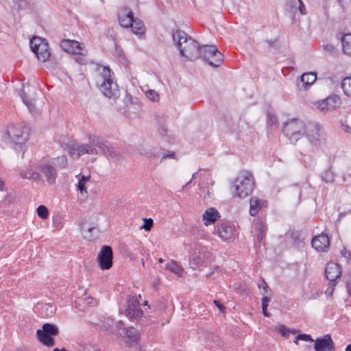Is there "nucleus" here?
<instances>
[{"instance_id":"2","label":"nucleus","mask_w":351,"mask_h":351,"mask_svg":"<svg viewBox=\"0 0 351 351\" xmlns=\"http://www.w3.org/2000/svg\"><path fill=\"white\" fill-rule=\"evenodd\" d=\"M254 186V181L252 174L248 171H241L232 183L234 189L232 191V195L241 199L245 198L251 195Z\"/></svg>"},{"instance_id":"58","label":"nucleus","mask_w":351,"mask_h":351,"mask_svg":"<svg viewBox=\"0 0 351 351\" xmlns=\"http://www.w3.org/2000/svg\"><path fill=\"white\" fill-rule=\"evenodd\" d=\"M4 186L5 182L1 179H0V191H3L4 190Z\"/></svg>"},{"instance_id":"40","label":"nucleus","mask_w":351,"mask_h":351,"mask_svg":"<svg viewBox=\"0 0 351 351\" xmlns=\"http://www.w3.org/2000/svg\"><path fill=\"white\" fill-rule=\"evenodd\" d=\"M146 95L152 101H156L159 99V95L154 90H148L146 93Z\"/></svg>"},{"instance_id":"22","label":"nucleus","mask_w":351,"mask_h":351,"mask_svg":"<svg viewBox=\"0 0 351 351\" xmlns=\"http://www.w3.org/2000/svg\"><path fill=\"white\" fill-rule=\"evenodd\" d=\"M202 217L204 224L208 226L209 225L213 224L217 220H218L220 217V215L219 213L216 208L210 207L205 211Z\"/></svg>"},{"instance_id":"26","label":"nucleus","mask_w":351,"mask_h":351,"mask_svg":"<svg viewBox=\"0 0 351 351\" xmlns=\"http://www.w3.org/2000/svg\"><path fill=\"white\" fill-rule=\"evenodd\" d=\"M165 269L176 274L178 276H182L183 268L176 261L172 260L165 265Z\"/></svg>"},{"instance_id":"23","label":"nucleus","mask_w":351,"mask_h":351,"mask_svg":"<svg viewBox=\"0 0 351 351\" xmlns=\"http://www.w3.org/2000/svg\"><path fill=\"white\" fill-rule=\"evenodd\" d=\"M267 206V201L261 200L257 197H252L250 201V215L256 216L259 210Z\"/></svg>"},{"instance_id":"18","label":"nucleus","mask_w":351,"mask_h":351,"mask_svg":"<svg viewBox=\"0 0 351 351\" xmlns=\"http://www.w3.org/2000/svg\"><path fill=\"white\" fill-rule=\"evenodd\" d=\"M61 48L70 53L82 54V47L81 44L74 40L64 39L60 42Z\"/></svg>"},{"instance_id":"39","label":"nucleus","mask_w":351,"mask_h":351,"mask_svg":"<svg viewBox=\"0 0 351 351\" xmlns=\"http://www.w3.org/2000/svg\"><path fill=\"white\" fill-rule=\"evenodd\" d=\"M298 340H302L304 341H313V339L311 338V336L310 335L307 334H299L295 337V339L294 341V343L298 344Z\"/></svg>"},{"instance_id":"24","label":"nucleus","mask_w":351,"mask_h":351,"mask_svg":"<svg viewBox=\"0 0 351 351\" xmlns=\"http://www.w3.org/2000/svg\"><path fill=\"white\" fill-rule=\"evenodd\" d=\"M132 32L136 35H144L145 32V27L144 26L143 22L137 19L134 18L133 21L132 22V25L130 26Z\"/></svg>"},{"instance_id":"50","label":"nucleus","mask_w":351,"mask_h":351,"mask_svg":"<svg viewBox=\"0 0 351 351\" xmlns=\"http://www.w3.org/2000/svg\"><path fill=\"white\" fill-rule=\"evenodd\" d=\"M90 145H89V148H88V154H95V155H97L99 154L97 149H96L97 147L93 145L90 143Z\"/></svg>"},{"instance_id":"20","label":"nucleus","mask_w":351,"mask_h":351,"mask_svg":"<svg viewBox=\"0 0 351 351\" xmlns=\"http://www.w3.org/2000/svg\"><path fill=\"white\" fill-rule=\"evenodd\" d=\"M217 233L219 237L223 241H228L234 237V229L225 223L217 226Z\"/></svg>"},{"instance_id":"17","label":"nucleus","mask_w":351,"mask_h":351,"mask_svg":"<svg viewBox=\"0 0 351 351\" xmlns=\"http://www.w3.org/2000/svg\"><path fill=\"white\" fill-rule=\"evenodd\" d=\"M315 351H335V344L330 335H325L323 337L315 341Z\"/></svg>"},{"instance_id":"43","label":"nucleus","mask_w":351,"mask_h":351,"mask_svg":"<svg viewBox=\"0 0 351 351\" xmlns=\"http://www.w3.org/2000/svg\"><path fill=\"white\" fill-rule=\"evenodd\" d=\"M341 254L342 256L346 258L347 263L351 265V252L347 251V250L344 247L341 251Z\"/></svg>"},{"instance_id":"59","label":"nucleus","mask_w":351,"mask_h":351,"mask_svg":"<svg viewBox=\"0 0 351 351\" xmlns=\"http://www.w3.org/2000/svg\"><path fill=\"white\" fill-rule=\"evenodd\" d=\"M325 49H326V50H328V51H329V50H332V49H333L332 46V45H327L325 47Z\"/></svg>"},{"instance_id":"53","label":"nucleus","mask_w":351,"mask_h":351,"mask_svg":"<svg viewBox=\"0 0 351 351\" xmlns=\"http://www.w3.org/2000/svg\"><path fill=\"white\" fill-rule=\"evenodd\" d=\"M117 328L119 329V330H123L124 331V328H126L125 326V324L122 321H119L117 325Z\"/></svg>"},{"instance_id":"31","label":"nucleus","mask_w":351,"mask_h":351,"mask_svg":"<svg viewBox=\"0 0 351 351\" xmlns=\"http://www.w3.org/2000/svg\"><path fill=\"white\" fill-rule=\"evenodd\" d=\"M19 95L23 102L27 106L29 111L32 112H34L36 110L35 105L32 100L27 98L25 92L23 90H21Z\"/></svg>"},{"instance_id":"62","label":"nucleus","mask_w":351,"mask_h":351,"mask_svg":"<svg viewBox=\"0 0 351 351\" xmlns=\"http://www.w3.org/2000/svg\"><path fill=\"white\" fill-rule=\"evenodd\" d=\"M128 257H130L131 259L134 258V256L132 253L128 252Z\"/></svg>"},{"instance_id":"44","label":"nucleus","mask_w":351,"mask_h":351,"mask_svg":"<svg viewBox=\"0 0 351 351\" xmlns=\"http://www.w3.org/2000/svg\"><path fill=\"white\" fill-rule=\"evenodd\" d=\"M79 351H99V350L96 349L94 346L91 345H84L80 346Z\"/></svg>"},{"instance_id":"27","label":"nucleus","mask_w":351,"mask_h":351,"mask_svg":"<svg viewBox=\"0 0 351 351\" xmlns=\"http://www.w3.org/2000/svg\"><path fill=\"white\" fill-rule=\"evenodd\" d=\"M88 148L89 145L88 144L79 145L76 147L73 146L70 149V154L73 156L76 155V158H78L80 156L88 154Z\"/></svg>"},{"instance_id":"46","label":"nucleus","mask_w":351,"mask_h":351,"mask_svg":"<svg viewBox=\"0 0 351 351\" xmlns=\"http://www.w3.org/2000/svg\"><path fill=\"white\" fill-rule=\"evenodd\" d=\"M261 287H263V291L262 294H266L268 293L269 291H271L267 284L266 283V282L265 280H263L262 284L258 285V287L260 289L261 288Z\"/></svg>"},{"instance_id":"42","label":"nucleus","mask_w":351,"mask_h":351,"mask_svg":"<svg viewBox=\"0 0 351 351\" xmlns=\"http://www.w3.org/2000/svg\"><path fill=\"white\" fill-rule=\"evenodd\" d=\"M322 180H324L326 182H332L334 181L335 178L334 175L328 171H325L322 176Z\"/></svg>"},{"instance_id":"37","label":"nucleus","mask_w":351,"mask_h":351,"mask_svg":"<svg viewBox=\"0 0 351 351\" xmlns=\"http://www.w3.org/2000/svg\"><path fill=\"white\" fill-rule=\"evenodd\" d=\"M36 212H37L38 216L43 219H47L49 216L48 208L44 205L38 206V207L37 208Z\"/></svg>"},{"instance_id":"6","label":"nucleus","mask_w":351,"mask_h":351,"mask_svg":"<svg viewBox=\"0 0 351 351\" xmlns=\"http://www.w3.org/2000/svg\"><path fill=\"white\" fill-rule=\"evenodd\" d=\"M304 135L313 147L320 146L326 141L324 130L318 123H308L305 128Z\"/></svg>"},{"instance_id":"14","label":"nucleus","mask_w":351,"mask_h":351,"mask_svg":"<svg viewBox=\"0 0 351 351\" xmlns=\"http://www.w3.org/2000/svg\"><path fill=\"white\" fill-rule=\"evenodd\" d=\"M341 104V98L337 95L328 96L319 103L318 108L323 112L333 111Z\"/></svg>"},{"instance_id":"12","label":"nucleus","mask_w":351,"mask_h":351,"mask_svg":"<svg viewBox=\"0 0 351 351\" xmlns=\"http://www.w3.org/2000/svg\"><path fill=\"white\" fill-rule=\"evenodd\" d=\"M112 260L113 252L112 247L109 245L102 246L97 255L99 267L103 270L109 269L112 266Z\"/></svg>"},{"instance_id":"28","label":"nucleus","mask_w":351,"mask_h":351,"mask_svg":"<svg viewBox=\"0 0 351 351\" xmlns=\"http://www.w3.org/2000/svg\"><path fill=\"white\" fill-rule=\"evenodd\" d=\"M134 18V16L133 12L130 10L127 14L119 17V24L123 27H130V26L132 25V22L133 21Z\"/></svg>"},{"instance_id":"64","label":"nucleus","mask_w":351,"mask_h":351,"mask_svg":"<svg viewBox=\"0 0 351 351\" xmlns=\"http://www.w3.org/2000/svg\"><path fill=\"white\" fill-rule=\"evenodd\" d=\"M147 303H148L147 301H145L143 304V305H147Z\"/></svg>"},{"instance_id":"35","label":"nucleus","mask_w":351,"mask_h":351,"mask_svg":"<svg viewBox=\"0 0 351 351\" xmlns=\"http://www.w3.org/2000/svg\"><path fill=\"white\" fill-rule=\"evenodd\" d=\"M89 176H82L80 179H79L77 182V189L80 191L81 193H87L86 183L89 180Z\"/></svg>"},{"instance_id":"15","label":"nucleus","mask_w":351,"mask_h":351,"mask_svg":"<svg viewBox=\"0 0 351 351\" xmlns=\"http://www.w3.org/2000/svg\"><path fill=\"white\" fill-rule=\"evenodd\" d=\"M124 333L127 337L126 346L129 348H134L135 351L140 350V336L138 331L134 327L124 328Z\"/></svg>"},{"instance_id":"5","label":"nucleus","mask_w":351,"mask_h":351,"mask_svg":"<svg viewBox=\"0 0 351 351\" xmlns=\"http://www.w3.org/2000/svg\"><path fill=\"white\" fill-rule=\"evenodd\" d=\"M200 58L210 66L217 68L222 64L224 56L215 45H202Z\"/></svg>"},{"instance_id":"38","label":"nucleus","mask_w":351,"mask_h":351,"mask_svg":"<svg viewBox=\"0 0 351 351\" xmlns=\"http://www.w3.org/2000/svg\"><path fill=\"white\" fill-rule=\"evenodd\" d=\"M278 332L282 335V336L288 338L290 333L295 334L296 330H291L290 329L287 328L284 325H280L278 328Z\"/></svg>"},{"instance_id":"36","label":"nucleus","mask_w":351,"mask_h":351,"mask_svg":"<svg viewBox=\"0 0 351 351\" xmlns=\"http://www.w3.org/2000/svg\"><path fill=\"white\" fill-rule=\"evenodd\" d=\"M289 236L291 239L295 243H300L303 241V239L301 237V232L299 230H291L289 232Z\"/></svg>"},{"instance_id":"4","label":"nucleus","mask_w":351,"mask_h":351,"mask_svg":"<svg viewBox=\"0 0 351 351\" xmlns=\"http://www.w3.org/2000/svg\"><path fill=\"white\" fill-rule=\"evenodd\" d=\"M306 125L299 119H290L284 123L282 132L292 144H295L304 135Z\"/></svg>"},{"instance_id":"19","label":"nucleus","mask_w":351,"mask_h":351,"mask_svg":"<svg viewBox=\"0 0 351 351\" xmlns=\"http://www.w3.org/2000/svg\"><path fill=\"white\" fill-rule=\"evenodd\" d=\"M317 80V75L314 72H308L303 73L300 77V81L298 82V87L300 90H306L310 87Z\"/></svg>"},{"instance_id":"57","label":"nucleus","mask_w":351,"mask_h":351,"mask_svg":"<svg viewBox=\"0 0 351 351\" xmlns=\"http://www.w3.org/2000/svg\"><path fill=\"white\" fill-rule=\"evenodd\" d=\"M343 127H344L343 130L345 132L351 134V128L350 127H349L348 125H344Z\"/></svg>"},{"instance_id":"16","label":"nucleus","mask_w":351,"mask_h":351,"mask_svg":"<svg viewBox=\"0 0 351 351\" xmlns=\"http://www.w3.org/2000/svg\"><path fill=\"white\" fill-rule=\"evenodd\" d=\"M311 245L318 252H327L330 247V240L327 234L322 232L312 238Z\"/></svg>"},{"instance_id":"8","label":"nucleus","mask_w":351,"mask_h":351,"mask_svg":"<svg viewBox=\"0 0 351 351\" xmlns=\"http://www.w3.org/2000/svg\"><path fill=\"white\" fill-rule=\"evenodd\" d=\"M59 334V329L56 325L50 323H45L43 325L42 329L36 331L38 341L43 345L48 347H53L55 345L54 336Z\"/></svg>"},{"instance_id":"9","label":"nucleus","mask_w":351,"mask_h":351,"mask_svg":"<svg viewBox=\"0 0 351 351\" xmlns=\"http://www.w3.org/2000/svg\"><path fill=\"white\" fill-rule=\"evenodd\" d=\"M6 134L16 145H23L29 138V128L21 123L15 124L8 128Z\"/></svg>"},{"instance_id":"33","label":"nucleus","mask_w":351,"mask_h":351,"mask_svg":"<svg viewBox=\"0 0 351 351\" xmlns=\"http://www.w3.org/2000/svg\"><path fill=\"white\" fill-rule=\"evenodd\" d=\"M341 88L345 95L351 97V76L345 77L341 82Z\"/></svg>"},{"instance_id":"60","label":"nucleus","mask_w":351,"mask_h":351,"mask_svg":"<svg viewBox=\"0 0 351 351\" xmlns=\"http://www.w3.org/2000/svg\"><path fill=\"white\" fill-rule=\"evenodd\" d=\"M345 351H351V343L346 346Z\"/></svg>"},{"instance_id":"41","label":"nucleus","mask_w":351,"mask_h":351,"mask_svg":"<svg viewBox=\"0 0 351 351\" xmlns=\"http://www.w3.org/2000/svg\"><path fill=\"white\" fill-rule=\"evenodd\" d=\"M154 225L153 219L151 218H145L144 219V223L142 226V228H143L145 231H149Z\"/></svg>"},{"instance_id":"49","label":"nucleus","mask_w":351,"mask_h":351,"mask_svg":"<svg viewBox=\"0 0 351 351\" xmlns=\"http://www.w3.org/2000/svg\"><path fill=\"white\" fill-rule=\"evenodd\" d=\"M57 160L59 161V162L62 165V167L64 168L66 166L67 164V158L66 156H62L60 157H58Z\"/></svg>"},{"instance_id":"30","label":"nucleus","mask_w":351,"mask_h":351,"mask_svg":"<svg viewBox=\"0 0 351 351\" xmlns=\"http://www.w3.org/2000/svg\"><path fill=\"white\" fill-rule=\"evenodd\" d=\"M84 237L89 241L95 240L99 237V230L97 227H88L83 231Z\"/></svg>"},{"instance_id":"13","label":"nucleus","mask_w":351,"mask_h":351,"mask_svg":"<svg viewBox=\"0 0 351 351\" xmlns=\"http://www.w3.org/2000/svg\"><path fill=\"white\" fill-rule=\"evenodd\" d=\"M341 273L340 265L333 262L327 263L325 269V276L328 280V285L330 287H335L337 285V280L340 278Z\"/></svg>"},{"instance_id":"29","label":"nucleus","mask_w":351,"mask_h":351,"mask_svg":"<svg viewBox=\"0 0 351 351\" xmlns=\"http://www.w3.org/2000/svg\"><path fill=\"white\" fill-rule=\"evenodd\" d=\"M256 230L257 231V239L259 242H262L266 235L267 226L263 221H260L256 225Z\"/></svg>"},{"instance_id":"51","label":"nucleus","mask_w":351,"mask_h":351,"mask_svg":"<svg viewBox=\"0 0 351 351\" xmlns=\"http://www.w3.org/2000/svg\"><path fill=\"white\" fill-rule=\"evenodd\" d=\"M214 304L217 307L220 311L223 312L225 310V306L221 303L219 300H215L213 301Z\"/></svg>"},{"instance_id":"47","label":"nucleus","mask_w":351,"mask_h":351,"mask_svg":"<svg viewBox=\"0 0 351 351\" xmlns=\"http://www.w3.org/2000/svg\"><path fill=\"white\" fill-rule=\"evenodd\" d=\"M271 298L268 296H264L261 300L262 308H267L268 303L270 302Z\"/></svg>"},{"instance_id":"25","label":"nucleus","mask_w":351,"mask_h":351,"mask_svg":"<svg viewBox=\"0 0 351 351\" xmlns=\"http://www.w3.org/2000/svg\"><path fill=\"white\" fill-rule=\"evenodd\" d=\"M341 40L343 52L351 56V34L348 33L343 34Z\"/></svg>"},{"instance_id":"34","label":"nucleus","mask_w":351,"mask_h":351,"mask_svg":"<svg viewBox=\"0 0 351 351\" xmlns=\"http://www.w3.org/2000/svg\"><path fill=\"white\" fill-rule=\"evenodd\" d=\"M21 176L23 178L32 179L36 181L40 180V173L32 169H29L26 171L22 172L21 173Z\"/></svg>"},{"instance_id":"10","label":"nucleus","mask_w":351,"mask_h":351,"mask_svg":"<svg viewBox=\"0 0 351 351\" xmlns=\"http://www.w3.org/2000/svg\"><path fill=\"white\" fill-rule=\"evenodd\" d=\"M29 45L32 51L39 60L44 62L49 60L51 56L49 45L43 39L34 36L30 40Z\"/></svg>"},{"instance_id":"7","label":"nucleus","mask_w":351,"mask_h":351,"mask_svg":"<svg viewBox=\"0 0 351 351\" xmlns=\"http://www.w3.org/2000/svg\"><path fill=\"white\" fill-rule=\"evenodd\" d=\"M125 316L131 321L136 322L141 326H145V317L141 308L140 302L137 297H133L128 301L125 309Z\"/></svg>"},{"instance_id":"11","label":"nucleus","mask_w":351,"mask_h":351,"mask_svg":"<svg viewBox=\"0 0 351 351\" xmlns=\"http://www.w3.org/2000/svg\"><path fill=\"white\" fill-rule=\"evenodd\" d=\"M89 142L94 146L97 147L100 153L107 158H114L119 160L121 155L119 149L111 146L110 144L101 142L99 139L94 136L89 138Z\"/></svg>"},{"instance_id":"55","label":"nucleus","mask_w":351,"mask_h":351,"mask_svg":"<svg viewBox=\"0 0 351 351\" xmlns=\"http://www.w3.org/2000/svg\"><path fill=\"white\" fill-rule=\"evenodd\" d=\"M276 41V40H266L265 42L267 43L269 47H272Z\"/></svg>"},{"instance_id":"32","label":"nucleus","mask_w":351,"mask_h":351,"mask_svg":"<svg viewBox=\"0 0 351 351\" xmlns=\"http://www.w3.org/2000/svg\"><path fill=\"white\" fill-rule=\"evenodd\" d=\"M267 125L270 129L278 127V118L271 112L267 111Z\"/></svg>"},{"instance_id":"21","label":"nucleus","mask_w":351,"mask_h":351,"mask_svg":"<svg viewBox=\"0 0 351 351\" xmlns=\"http://www.w3.org/2000/svg\"><path fill=\"white\" fill-rule=\"evenodd\" d=\"M41 172L45 176L49 184H53L56 182L57 171L56 168L50 164H43L40 166Z\"/></svg>"},{"instance_id":"45","label":"nucleus","mask_w":351,"mask_h":351,"mask_svg":"<svg viewBox=\"0 0 351 351\" xmlns=\"http://www.w3.org/2000/svg\"><path fill=\"white\" fill-rule=\"evenodd\" d=\"M79 56H77L75 60L77 62H78L80 64H86L87 63L86 58L85 56L82 53V54H79Z\"/></svg>"},{"instance_id":"52","label":"nucleus","mask_w":351,"mask_h":351,"mask_svg":"<svg viewBox=\"0 0 351 351\" xmlns=\"http://www.w3.org/2000/svg\"><path fill=\"white\" fill-rule=\"evenodd\" d=\"M299 6H298V10L300 11V12L302 14H306V8H305V5L303 3L302 1H300L299 2Z\"/></svg>"},{"instance_id":"48","label":"nucleus","mask_w":351,"mask_h":351,"mask_svg":"<svg viewBox=\"0 0 351 351\" xmlns=\"http://www.w3.org/2000/svg\"><path fill=\"white\" fill-rule=\"evenodd\" d=\"M15 4L18 6V10L23 9L26 6L25 0H14Z\"/></svg>"},{"instance_id":"1","label":"nucleus","mask_w":351,"mask_h":351,"mask_svg":"<svg viewBox=\"0 0 351 351\" xmlns=\"http://www.w3.org/2000/svg\"><path fill=\"white\" fill-rule=\"evenodd\" d=\"M171 36L175 45L182 56L189 61H195L200 58L202 45L184 31L172 30Z\"/></svg>"},{"instance_id":"3","label":"nucleus","mask_w":351,"mask_h":351,"mask_svg":"<svg viewBox=\"0 0 351 351\" xmlns=\"http://www.w3.org/2000/svg\"><path fill=\"white\" fill-rule=\"evenodd\" d=\"M98 70L101 80L100 90L106 97L115 99L119 96V90L117 82L113 80V72L106 66H100Z\"/></svg>"},{"instance_id":"63","label":"nucleus","mask_w":351,"mask_h":351,"mask_svg":"<svg viewBox=\"0 0 351 351\" xmlns=\"http://www.w3.org/2000/svg\"><path fill=\"white\" fill-rule=\"evenodd\" d=\"M164 261H164V259H163V258H160L158 259V262H159L160 263H162Z\"/></svg>"},{"instance_id":"56","label":"nucleus","mask_w":351,"mask_h":351,"mask_svg":"<svg viewBox=\"0 0 351 351\" xmlns=\"http://www.w3.org/2000/svg\"><path fill=\"white\" fill-rule=\"evenodd\" d=\"M262 313L265 317H270V313L267 311V308H262Z\"/></svg>"},{"instance_id":"54","label":"nucleus","mask_w":351,"mask_h":351,"mask_svg":"<svg viewBox=\"0 0 351 351\" xmlns=\"http://www.w3.org/2000/svg\"><path fill=\"white\" fill-rule=\"evenodd\" d=\"M167 158H175V153L174 152H171L169 154H165V155H163L162 159Z\"/></svg>"},{"instance_id":"61","label":"nucleus","mask_w":351,"mask_h":351,"mask_svg":"<svg viewBox=\"0 0 351 351\" xmlns=\"http://www.w3.org/2000/svg\"><path fill=\"white\" fill-rule=\"evenodd\" d=\"M146 155H147V157H149V158L155 157V156H155V154H152L149 153V152H147V153L146 154Z\"/></svg>"}]
</instances>
